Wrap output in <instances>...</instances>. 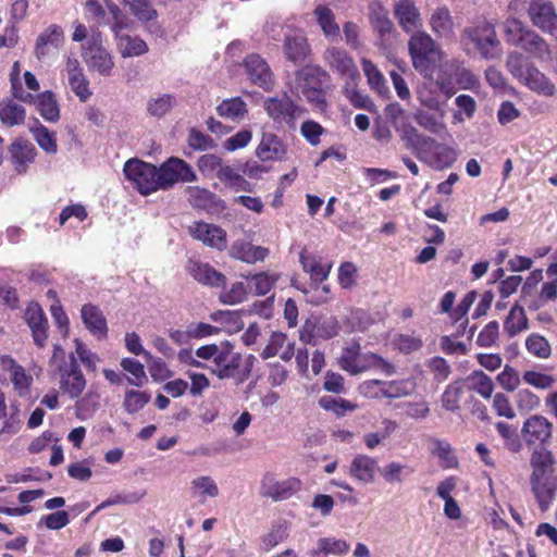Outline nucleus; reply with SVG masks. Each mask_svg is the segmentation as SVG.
<instances>
[{
    "label": "nucleus",
    "mask_w": 557,
    "mask_h": 557,
    "mask_svg": "<svg viewBox=\"0 0 557 557\" xmlns=\"http://www.w3.org/2000/svg\"><path fill=\"white\" fill-rule=\"evenodd\" d=\"M64 41V32L60 25L51 24L39 34L35 45V55L37 59H45L50 48L58 50Z\"/></svg>",
    "instance_id": "nucleus-21"
},
{
    "label": "nucleus",
    "mask_w": 557,
    "mask_h": 557,
    "mask_svg": "<svg viewBox=\"0 0 557 557\" xmlns=\"http://www.w3.org/2000/svg\"><path fill=\"white\" fill-rule=\"evenodd\" d=\"M416 122L432 134H440L445 129V123L443 122L441 116H436L435 114L419 110L414 114Z\"/></svg>",
    "instance_id": "nucleus-56"
},
{
    "label": "nucleus",
    "mask_w": 557,
    "mask_h": 557,
    "mask_svg": "<svg viewBox=\"0 0 557 557\" xmlns=\"http://www.w3.org/2000/svg\"><path fill=\"white\" fill-rule=\"evenodd\" d=\"M377 461L368 455H356L350 462L348 473L361 483L368 484L374 481Z\"/></svg>",
    "instance_id": "nucleus-25"
},
{
    "label": "nucleus",
    "mask_w": 557,
    "mask_h": 557,
    "mask_svg": "<svg viewBox=\"0 0 557 557\" xmlns=\"http://www.w3.org/2000/svg\"><path fill=\"white\" fill-rule=\"evenodd\" d=\"M159 180L161 189L166 190L178 182H195L197 175L185 160L171 157L159 168Z\"/></svg>",
    "instance_id": "nucleus-9"
},
{
    "label": "nucleus",
    "mask_w": 557,
    "mask_h": 557,
    "mask_svg": "<svg viewBox=\"0 0 557 557\" xmlns=\"http://www.w3.org/2000/svg\"><path fill=\"white\" fill-rule=\"evenodd\" d=\"M1 367L4 371L9 372L10 380L18 395L26 396L33 377L26 373L22 366L17 364L16 361L9 356L1 357Z\"/></svg>",
    "instance_id": "nucleus-23"
},
{
    "label": "nucleus",
    "mask_w": 557,
    "mask_h": 557,
    "mask_svg": "<svg viewBox=\"0 0 557 557\" xmlns=\"http://www.w3.org/2000/svg\"><path fill=\"white\" fill-rule=\"evenodd\" d=\"M379 470L384 481L388 484L403 483L406 476L414 472L413 468L397 461H391Z\"/></svg>",
    "instance_id": "nucleus-43"
},
{
    "label": "nucleus",
    "mask_w": 557,
    "mask_h": 557,
    "mask_svg": "<svg viewBox=\"0 0 557 557\" xmlns=\"http://www.w3.org/2000/svg\"><path fill=\"white\" fill-rule=\"evenodd\" d=\"M508 71L520 82L524 78L533 65L529 64L525 58L519 52L509 53L506 62Z\"/></svg>",
    "instance_id": "nucleus-58"
},
{
    "label": "nucleus",
    "mask_w": 557,
    "mask_h": 557,
    "mask_svg": "<svg viewBox=\"0 0 557 557\" xmlns=\"http://www.w3.org/2000/svg\"><path fill=\"white\" fill-rule=\"evenodd\" d=\"M207 370L220 380L233 379L237 384L244 383L250 375L251 362L243 366V356L234 351L228 342L222 343L221 350L213 364H206Z\"/></svg>",
    "instance_id": "nucleus-3"
},
{
    "label": "nucleus",
    "mask_w": 557,
    "mask_h": 557,
    "mask_svg": "<svg viewBox=\"0 0 557 557\" xmlns=\"http://www.w3.org/2000/svg\"><path fill=\"white\" fill-rule=\"evenodd\" d=\"M286 153V145L273 133H263L256 148V156L261 161H282Z\"/></svg>",
    "instance_id": "nucleus-19"
},
{
    "label": "nucleus",
    "mask_w": 557,
    "mask_h": 557,
    "mask_svg": "<svg viewBox=\"0 0 557 557\" xmlns=\"http://www.w3.org/2000/svg\"><path fill=\"white\" fill-rule=\"evenodd\" d=\"M69 85L72 91L79 98L81 101H87L92 92L89 88V82L84 72L67 76Z\"/></svg>",
    "instance_id": "nucleus-61"
},
{
    "label": "nucleus",
    "mask_w": 557,
    "mask_h": 557,
    "mask_svg": "<svg viewBox=\"0 0 557 557\" xmlns=\"http://www.w3.org/2000/svg\"><path fill=\"white\" fill-rule=\"evenodd\" d=\"M325 63L342 77L355 82L359 77L358 69L352 58L343 49L329 48L324 52Z\"/></svg>",
    "instance_id": "nucleus-17"
},
{
    "label": "nucleus",
    "mask_w": 557,
    "mask_h": 557,
    "mask_svg": "<svg viewBox=\"0 0 557 557\" xmlns=\"http://www.w3.org/2000/svg\"><path fill=\"white\" fill-rule=\"evenodd\" d=\"M467 382L470 384L469 388L476 392L483 398L490 399L492 397L494 383L483 371L476 370L471 372L467 377Z\"/></svg>",
    "instance_id": "nucleus-46"
},
{
    "label": "nucleus",
    "mask_w": 557,
    "mask_h": 557,
    "mask_svg": "<svg viewBox=\"0 0 557 557\" xmlns=\"http://www.w3.org/2000/svg\"><path fill=\"white\" fill-rule=\"evenodd\" d=\"M121 367L124 371L131 374L127 381L131 385L143 386L147 382V375L145 373L144 366L136 359L124 358L121 361Z\"/></svg>",
    "instance_id": "nucleus-52"
},
{
    "label": "nucleus",
    "mask_w": 557,
    "mask_h": 557,
    "mask_svg": "<svg viewBox=\"0 0 557 557\" xmlns=\"http://www.w3.org/2000/svg\"><path fill=\"white\" fill-rule=\"evenodd\" d=\"M300 487L301 482L297 478L278 481L274 474L265 473L261 480L260 493L273 500H282L292 497Z\"/></svg>",
    "instance_id": "nucleus-13"
},
{
    "label": "nucleus",
    "mask_w": 557,
    "mask_h": 557,
    "mask_svg": "<svg viewBox=\"0 0 557 557\" xmlns=\"http://www.w3.org/2000/svg\"><path fill=\"white\" fill-rule=\"evenodd\" d=\"M25 319L32 330L33 338L38 347H44L48 338V320L38 304L28 305Z\"/></svg>",
    "instance_id": "nucleus-20"
},
{
    "label": "nucleus",
    "mask_w": 557,
    "mask_h": 557,
    "mask_svg": "<svg viewBox=\"0 0 557 557\" xmlns=\"http://www.w3.org/2000/svg\"><path fill=\"white\" fill-rule=\"evenodd\" d=\"M284 53L294 63L304 62L310 53L307 38L300 33L287 35L284 41Z\"/></svg>",
    "instance_id": "nucleus-31"
},
{
    "label": "nucleus",
    "mask_w": 557,
    "mask_h": 557,
    "mask_svg": "<svg viewBox=\"0 0 557 557\" xmlns=\"http://www.w3.org/2000/svg\"><path fill=\"white\" fill-rule=\"evenodd\" d=\"M131 13L140 22H150L158 17V12L150 0H123Z\"/></svg>",
    "instance_id": "nucleus-47"
},
{
    "label": "nucleus",
    "mask_w": 557,
    "mask_h": 557,
    "mask_svg": "<svg viewBox=\"0 0 557 557\" xmlns=\"http://www.w3.org/2000/svg\"><path fill=\"white\" fill-rule=\"evenodd\" d=\"M432 30L440 37H450L453 34V20L445 8L437 9L430 18Z\"/></svg>",
    "instance_id": "nucleus-45"
},
{
    "label": "nucleus",
    "mask_w": 557,
    "mask_h": 557,
    "mask_svg": "<svg viewBox=\"0 0 557 557\" xmlns=\"http://www.w3.org/2000/svg\"><path fill=\"white\" fill-rule=\"evenodd\" d=\"M83 322L88 331L98 338L107 336V320L102 311L94 305H84L81 310Z\"/></svg>",
    "instance_id": "nucleus-27"
},
{
    "label": "nucleus",
    "mask_w": 557,
    "mask_h": 557,
    "mask_svg": "<svg viewBox=\"0 0 557 557\" xmlns=\"http://www.w3.org/2000/svg\"><path fill=\"white\" fill-rule=\"evenodd\" d=\"M29 132L33 134L34 139L42 150L49 153L57 152L58 146L55 134L40 124L37 119H35L34 124L29 126Z\"/></svg>",
    "instance_id": "nucleus-41"
},
{
    "label": "nucleus",
    "mask_w": 557,
    "mask_h": 557,
    "mask_svg": "<svg viewBox=\"0 0 557 557\" xmlns=\"http://www.w3.org/2000/svg\"><path fill=\"white\" fill-rule=\"evenodd\" d=\"M327 78V72L320 66H304L295 74V84L292 91L298 97H304L313 107L323 110L326 106L323 83Z\"/></svg>",
    "instance_id": "nucleus-2"
},
{
    "label": "nucleus",
    "mask_w": 557,
    "mask_h": 557,
    "mask_svg": "<svg viewBox=\"0 0 557 557\" xmlns=\"http://www.w3.org/2000/svg\"><path fill=\"white\" fill-rule=\"evenodd\" d=\"M82 58L89 70L110 76L114 67L111 52L103 46L101 32L92 29L88 40L82 45Z\"/></svg>",
    "instance_id": "nucleus-6"
},
{
    "label": "nucleus",
    "mask_w": 557,
    "mask_h": 557,
    "mask_svg": "<svg viewBox=\"0 0 557 557\" xmlns=\"http://www.w3.org/2000/svg\"><path fill=\"white\" fill-rule=\"evenodd\" d=\"M106 5L111 16V18H109L108 25L110 26L114 38H117L119 36L123 35L122 30L128 29L131 27L132 21L112 0H106Z\"/></svg>",
    "instance_id": "nucleus-40"
},
{
    "label": "nucleus",
    "mask_w": 557,
    "mask_h": 557,
    "mask_svg": "<svg viewBox=\"0 0 557 557\" xmlns=\"http://www.w3.org/2000/svg\"><path fill=\"white\" fill-rule=\"evenodd\" d=\"M339 330V322L335 317L312 318L304 323L299 338L305 344L317 345L320 339L337 336Z\"/></svg>",
    "instance_id": "nucleus-8"
},
{
    "label": "nucleus",
    "mask_w": 557,
    "mask_h": 557,
    "mask_svg": "<svg viewBox=\"0 0 557 557\" xmlns=\"http://www.w3.org/2000/svg\"><path fill=\"white\" fill-rule=\"evenodd\" d=\"M175 104V98L171 95H162L148 101L147 110L150 115L161 117Z\"/></svg>",
    "instance_id": "nucleus-59"
},
{
    "label": "nucleus",
    "mask_w": 557,
    "mask_h": 557,
    "mask_svg": "<svg viewBox=\"0 0 557 557\" xmlns=\"http://www.w3.org/2000/svg\"><path fill=\"white\" fill-rule=\"evenodd\" d=\"M85 11L88 20L94 22L97 26L109 24L107 5L103 7L98 0H87Z\"/></svg>",
    "instance_id": "nucleus-63"
},
{
    "label": "nucleus",
    "mask_w": 557,
    "mask_h": 557,
    "mask_svg": "<svg viewBox=\"0 0 557 557\" xmlns=\"http://www.w3.org/2000/svg\"><path fill=\"white\" fill-rule=\"evenodd\" d=\"M190 493L193 497L199 498L203 503L207 497H216L219 487L211 476L200 475L191 480Z\"/></svg>",
    "instance_id": "nucleus-39"
},
{
    "label": "nucleus",
    "mask_w": 557,
    "mask_h": 557,
    "mask_svg": "<svg viewBox=\"0 0 557 557\" xmlns=\"http://www.w3.org/2000/svg\"><path fill=\"white\" fill-rule=\"evenodd\" d=\"M517 47L540 60H545L549 57V48L546 41L531 29L524 33Z\"/></svg>",
    "instance_id": "nucleus-33"
},
{
    "label": "nucleus",
    "mask_w": 557,
    "mask_h": 557,
    "mask_svg": "<svg viewBox=\"0 0 557 557\" xmlns=\"http://www.w3.org/2000/svg\"><path fill=\"white\" fill-rule=\"evenodd\" d=\"M414 391V383L410 380L383 382L380 388L381 396L387 398H399L410 395Z\"/></svg>",
    "instance_id": "nucleus-49"
},
{
    "label": "nucleus",
    "mask_w": 557,
    "mask_h": 557,
    "mask_svg": "<svg viewBox=\"0 0 557 557\" xmlns=\"http://www.w3.org/2000/svg\"><path fill=\"white\" fill-rule=\"evenodd\" d=\"M216 112L221 117L240 121L248 113L247 104L239 97L223 100L218 107Z\"/></svg>",
    "instance_id": "nucleus-37"
},
{
    "label": "nucleus",
    "mask_w": 557,
    "mask_h": 557,
    "mask_svg": "<svg viewBox=\"0 0 557 557\" xmlns=\"http://www.w3.org/2000/svg\"><path fill=\"white\" fill-rule=\"evenodd\" d=\"M276 281V276H271L267 273H258L250 277L249 289L257 296H263L271 290Z\"/></svg>",
    "instance_id": "nucleus-64"
},
{
    "label": "nucleus",
    "mask_w": 557,
    "mask_h": 557,
    "mask_svg": "<svg viewBox=\"0 0 557 557\" xmlns=\"http://www.w3.org/2000/svg\"><path fill=\"white\" fill-rule=\"evenodd\" d=\"M358 366L362 367V372L375 369L385 375H393L395 373V366L374 352L360 354Z\"/></svg>",
    "instance_id": "nucleus-44"
},
{
    "label": "nucleus",
    "mask_w": 557,
    "mask_h": 557,
    "mask_svg": "<svg viewBox=\"0 0 557 557\" xmlns=\"http://www.w3.org/2000/svg\"><path fill=\"white\" fill-rule=\"evenodd\" d=\"M300 263L304 271L310 275L311 284L318 292V285L327 278L332 265L324 264L321 257L309 255L307 251L300 253Z\"/></svg>",
    "instance_id": "nucleus-24"
},
{
    "label": "nucleus",
    "mask_w": 557,
    "mask_h": 557,
    "mask_svg": "<svg viewBox=\"0 0 557 557\" xmlns=\"http://www.w3.org/2000/svg\"><path fill=\"white\" fill-rule=\"evenodd\" d=\"M264 109L274 123H284L290 127H294L295 120L302 112L287 96L268 98L264 101Z\"/></svg>",
    "instance_id": "nucleus-12"
},
{
    "label": "nucleus",
    "mask_w": 557,
    "mask_h": 557,
    "mask_svg": "<svg viewBox=\"0 0 557 557\" xmlns=\"http://www.w3.org/2000/svg\"><path fill=\"white\" fill-rule=\"evenodd\" d=\"M319 405L324 410L332 411L338 417H343L347 411H354L358 408L357 404L344 398H334L332 396L321 397L319 399Z\"/></svg>",
    "instance_id": "nucleus-51"
},
{
    "label": "nucleus",
    "mask_w": 557,
    "mask_h": 557,
    "mask_svg": "<svg viewBox=\"0 0 557 557\" xmlns=\"http://www.w3.org/2000/svg\"><path fill=\"white\" fill-rule=\"evenodd\" d=\"M360 354L361 347L358 343L346 347L338 359L341 368L352 375L362 373V367L358 366Z\"/></svg>",
    "instance_id": "nucleus-48"
},
{
    "label": "nucleus",
    "mask_w": 557,
    "mask_h": 557,
    "mask_svg": "<svg viewBox=\"0 0 557 557\" xmlns=\"http://www.w3.org/2000/svg\"><path fill=\"white\" fill-rule=\"evenodd\" d=\"M525 347L533 356L546 359L550 356L552 348L548 341L539 334H531L525 339Z\"/></svg>",
    "instance_id": "nucleus-55"
},
{
    "label": "nucleus",
    "mask_w": 557,
    "mask_h": 557,
    "mask_svg": "<svg viewBox=\"0 0 557 557\" xmlns=\"http://www.w3.org/2000/svg\"><path fill=\"white\" fill-rule=\"evenodd\" d=\"M12 163L18 173H24L28 163L33 162L36 156V149L27 140H15L10 147Z\"/></svg>",
    "instance_id": "nucleus-30"
},
{
    "label": "nucleus",
    "mask_w": 557,
    "mask_h": 557,
    "mask_svg": "<svg viewBox=\"0 0 557 557\" xmlns=\"http://www.w3.org/2000/svg\"><path fill=\"white\" fill-rule=\"evenodd\" d=\"M349 550V544L344 540L322 537L318 541V548L312 555H344Z\"/></svg>",
    "instance_id": "nucleus-50"
},
{
    "label": "nucleus",
    "mask_w": 557,
    "mask_h": 557,
    "mask_svg": "<svg viewBox=\"0 0 557 557\" xmlns=\"http://www.w3.org/2000/svg\"><path fill=\"white\" fill-rule=\"evenodd\" d=\"M532 23L557 39V13L554 5L545 0H533L529 5Z\"/></svg>",
    "instance_id": "nucleus-14"
},
{
    "label": "nucleus",
    "mask_w": 557,
    "mask_h": 557,
    "mask_svg": "<svg viewBox=\"0 0 557 557\" xmlns=\"http://www.w3.org/2000/svg\"><path fill=\"white\" fill-rule=\"evenodd\" d=\"M126 178L134 183L143 195H149L161 189L159 168L138 159H131L124 164Z\"/></svg>",
    "instance_id": "nucleus-7"
},
{
    "label": "nucleus",
    "mask_w": 557,
    "mask_h": 557,
    "mask_svg": "<svg viewBox=\"0 0 557 557\" xmlns=\"http://www.w3.org/2000/svg\"><path fill=\"white\" fill-rule=\"evenodd\" d=\"M188 200L195 208L208 212H220L225 209L224 201L206 188L199 186H189L186 189Z\"/></svg>",
    "instance_id": "nucleus-22"
},
{
    "label": "nucleus",
    "mask_w": 557,
    "mask_h": 557,
    "mask_svg": "<svg viewBox=\"0 0 557 557\" xmlns=\"http://www.w3.org/2000/svg\"><path fill=\"white\" fill-rule=\"evenodd\" d=\"M26 117L25 108L12 99L0 101V121L7 127L21 125Z\"/></svg>",
    "instance_id": "nucleus-36"
},
{
    "label": "nucleus",
    "mask_w": 557,
    "mask_h": 557,
    "mask_svg": "<svg viewBox=\"0 0 557 557\" xmlns=\"http://www.w3.org/2000/svg\"><path fill=\"white\" fill-rule=\"evenodd\" d=\"M531 491L542 510H547L557 494V461L545 447L535 449L530 458Z\"/></svg>",
    "instance_id": "nucleus-1"
},
{
    "label": "nucleus",
    "mask_w": 557,
    "mask_h": 557,
    "mask_svg": "<svg viewBox=\"0 0 557 557\" xmlns=\"http://www.w3.org/2000/svg\"><path fill=\"white\" fill-rule=\"evenodd\" d=\"M268 253V248L253 246L252 244L245 240H237L230 248V255L232 258L246 263L263 261Z\"/></svg>",
    "instance_id": "nucleus-28"
},
{
    "label": "nucleus",
    "mask_w": 557,
    "mask_h": 557,
    "mask_svg": "<svg viewBox=\"0 0 557 557\" xmlns=\"http://www.w3.org/2000/svg\"><path fill=\"white\" fill-rule=\"evenodd\" d=\"M150 400V396L145 392L127 391L124 397L125 410L133 414L141 410Z\"/></svg>",
    "instance_id": "nucleus-62"
},
{
    "label": "nucleus",
    "mask_w": 557,
    "mask_h": 557,
    "mask_svg": "<svg viewBox=\"0 0 557 557\" xmlns=\"http://www.w3.org/2000/svg\"><path fill=\"white\" fill-rule=\"evenodd\" d=\"M521 82L532 91L546 97H552L556 92V86L554 83L535 66L529 70V73H527Z\"/></svg>",
    "instance_id": "nucleus-34"
},
{
    "label": "nucleus",
    "mask_w": 557,
    "mask_h": 557,
    "mask_svg": "<svg viewBox=\"0 0 557 557\" xmlns=\"http://www.w3.org/2000/svg\"><path fill=\"white\" fill-rule=\"evenodd\" d=\"M370 20L374 30L383 38L394 29V24L388 17V12L379 3L370 7Z\"/></svg>",
    "instance_id": "nucleus-42"
},
{
    "label": "nucleus",
    "mask_w": 557,
    "mask_h": 557,
    "mask_svg": "<svg viewBox=\"0 0 557 557\" xmlns=\"http://www.w3.org/2000/svg\"><path fill=\"white\" fill-rule=\"evenodd\" d=\"M462 394L463 387L460 384V382L455 381L450 383L449 385H447L442 395L443 407L448 411L456 412L460 408L459 403Z\"/></svg>",
    "instance_id": "nucleus-54"
},
{
    "label": "nucleus",
    "mask_w": 557,
    "mask_h": 557,
    "mask_svg": "<svg viewBox=\"0 0 557 557\" xmlns=\"http://www.w3.org/2000/svg\"><path fill=\"white\" fill-rule=\"evenodd\" d=\"M461 44L468 52L478 51L486 60L496 59L502 53L495 28L488 23L465 29Z\"/></svg>",
    "instance_id": "nucleus-5"
},
{
    "label": "nucleus",
    "mask_w": 557,
    "mask_h": 557,
    "mask_svg": "<svg viewBox=\"0 0 557 557\" xmlns=\"http://www.w3.org/2000/svg\"><path fill=\"white\" fill-rule=\"evenodd\" d=\"M244 66L251 83L265 90L272 87V72L259 54H249L244 61Z\"/></svg>",
    "instance_id": "nucleus-18"
},
{
    "label": "nucleus",
    "mask_w": 557,
    "mask_h": 557,
    "mask_svg": "<svg viewBox=\"0 0 557 557\" xmlns=\"http://www.w3.org/2000/svg\"><path fill=\"white\" fill-rule=\"evenodd\" d=\"M553 424L541 414H533L522 425L521 433L528 444H546L552 437Z\"/></svg>",
    "instance_id": "nucleus-15"
},
{
    "label": "nucleus",
    "mask_w": 557,
    "mask_h": 557,
    "mask_svg": "<svg viewBox=\"0 0 557 557\" xmlns=\"http://www.w3.org/2000/svg\"><path fill=\"white\" fill-rule=\"evenodd\" d=\"M413 67L424 77H432L434 69L442 60V51L424 32L416 33L408 42Z\"/></svg>",
    "instance_id": "nucleus-4"
},
{
    "label": "nucleus",
    "mask_w": 557,
    "mask_h": 557,
    "mask_svg": "<svg viewBox=\"0 0 557 557\" xmlns=\"http://www.w3.org/2000/svg\"><path fill=\"white\" fill-rule=\"evenodd\" d=\"M515 403L520 412H530L540 407L541 399L532 391L520 388L515 394Z\"/></svg>",
    "instance_id": "nucleus-57"
},
{
    "label": "nucleus",
    "mask_w": 557,
    "mask_h": 557,
    "mask_svg": "<svg viewBox=\"0 0 557 557\" xmlns=\"http://www.w3.org/2000/svg\"><path fill=\"white\" fill-rule=\"evenodd\" d=\"M32 103L46 121L53 123L60 119L59 103L52 91L46 90L37 95Z\"/></svg>",
    "instance_id": "nucleus-32"
},
{
    "label": "nucleus",
    "mask_w": 557,
    "mask_h": 557,
    "mask_svg": "<svg viewBox=\"0 0 557 557\" xmlns=\"http://www.w3.org/2000/svg\"><path fill=\"white\" fill-rule=\"evenodd\" d=\"M189 234L205 245L223 250L226 248V232L214 224L206 222H195L189 226Z\"/></svg>",
    "instance_id": "nucleus-16"
},
{
    "label": "nucleus",
    "mask_w": 557,
    "mask_h": 557,
    "mask_svg": "<svg viewBox=\"0 0 557 557\" xmlns=\"http://www.w3.org/2000/svg\"><path fill=\"white\" fill-rule=\"evenodd\" d=\"M119 53L123 58L139 57L148 52L149 48L145 40L138 36L124 34L114 38Z\"/></svg>",
    "instance_id": "nucleus-35"
},
{
    "label": "nucleus",
    "mask_w": 557,
    "mask_h": 557,
    "mask_svg": "<svg viewBox=\"0 0 557 557\" xmlns=\"http://www.w3.org/2000/svg\"><path fill=\"white\" fill-rule=\"evenodd\" d=\"M314 14L317 16L318 23L321 26L322 32L325 36H337L339 33V27L334 21V14L332 11L324 7L318 5L314 9Z\"/></svg>",
    "instance_id": "nucleus-53"
},
{
    "label": "nucleus",
    "mask_w": 557,
    "mask_h": 557,
    "mask_svg": "<svg viewBox=\"0 0 557 557\" xmlns=\"http://www.w3.org/2000/svg\"><path fill=\"white\" fill-rule=\"evenodd\" d=\"M417 158L434 170H443L453 165L457 153L453 148L430 137L429 140H424V146L420 148Z\"/></svg>",
    "instance_id": "nucleus-10"
},
{
    "label": "nucleus",
    "mask_w": 557,
    "mask_h": 557,
    "mask_svg": "<svg viewBox=\"0 0 557 557\" xmlns=\"http://www.w3.org/2000/svg\"><path fill=\"white\" fill-rule=\"evenodd\" d=\"M58 371L60 389L72 399L79 397L86 387V380L73 354L69 362L58 364Z\"/></svg>",
    "instance_id": "nucleus-11"
},
{
    "label": "nucleus",
    "mask_w": 557,
    "mask_h": 557,
    "mask_svg": "<svg viewBox=\"0 0 557 557\" xmlns=\"http://www.w3.org/2000/svg\"><path fill=\"white\" fill-rule=\"evenodd\" d=\"M188 271L196 281L205 285L219 287L226 280L222 273L214 270L210 264L198 260H190L188 262Z\"/></svg>",
    "instance_id": "nucleus-26"
},
{
    "label": "nucleus",
    "mask_w": 557,
    "mask_h": 557,
    "mask_svg": "<svg viewBox=\"0 0 557 557\" xmlns=\"http://www.w3.org/2000/svg\"><path fill=\"white\" fill-rule=\"evenodd\" d=\"M395 14L400 26L407 33L421 26L420 13L411 0H400L396 3Z\"/></svg>",
    "instance_id": "nucleus-29"
},
{
    "label": "nucleus",
    "mask_w": 557,
    "mask_h": 557,
    "mask_svg": "<svg viewBox=\"0 0 557 557\" xmlns=\"http://www.w3.org/2000/svg\"><path fill=\"white\" fill-rule=\"evenodd\" d=\"M522 380L525 384L542 391L549 389L556 382L553 375L534 370L525 371L522 375Z\"/></svg>",
    "instance_id": "nucleus-60"
},
{
    "label": "nucleus",
    "mask_w": 557,
    "mask_h": 557,
    "mask_svg": "<svg viewBox=\"0 0 557 557\" xmlns=\"http://www.w3.org/2000/svg\"><path fill=\"white\" fill-rule=\"evenodd\" d=\"M529 320L527 318L525 311L519 305H515L504 322V331L508 334L509 337H513L522 331L528 330Z\"/></svg>",
    "instance_id": "nucleus-38"
}]
</instances>
